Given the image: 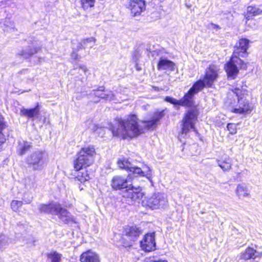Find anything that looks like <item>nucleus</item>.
<instances>
[{
  "label": "nucleus",
  "mask_w": 262,
  "mask_h": 262,
  "mask_svg": "<svg viewBox=\"0 0 262 262\" xmlns=\"http://www.w3.org/2000/svg\"><path fill=\"white\" fill-rule=\"evenodd\" d=\"M217 71L218 69L216 66L210 65L206 69L204 78L196 81L182 99L177 100L172 97L167 96L165 97V101L175 105L192 106L194 104V95L202 91L205 87H211L218 77Z\"/></svg>",
  "instance_id": "f257e3e1"
},
{
  "label": "nucleus",
  "mask_w": 262,
  "mask_h": 262,
  "mask_svg": "<svg viewBox=\"0 0 262 262\" xmlns=\"http://www.w3.org/2000/svg\"><path fill=\"white\" fill-rule=\"evenodd\" d=\"M95 154L94 147H83L78 152L77 158L74 160V178L81 183L91 179L87 167L93 163Z\"/></svg>",
  "instance_id": "f03ea898"
},
{
  "label": "nucleus",
  "mask_w": 262,
  "mask_h": 262,
  "mask_svg": "<svg viewBox=\"0 0 262 262\" xmlns=\"http://www.w3.org/2000/svg\"><path fill=\"white\" fill-rule=\"evenodd\" d=\"M112 131L114 136L124 139L136 137L144 133L135 115L129 116L126 119H120L117 125L112 127Z\"/></svg>",
  "instance_id": "7ed1b4c3"
},
{
  "label": "nucleus",
  "mask_w": 262,
  "mask_h": 262,
  "mask_svg": "<svg viewBox=\"0 0 262 262\" xmlns=\"http://www.w3.org/2000/svg\"><path fill=\"white\" fill-rule=\"evenodd\" d=\"M249 41L246 38L240 39L236 43L233 53L232 58L225 67V70L228 76L233 79L238 72L237 64H239L241 68L244 69L247 68V65L239 57H246L249 47Z\"/></svg>",
  "instance_id": "20e7f679"
},
{
  "label": "nucleus",
  "mask_w": 262,
  "mask_h": 262,
  "mask_svg": "<svg viewBox=\"0 0 262 262\" xmlns=\"http://www.w3.org/2000/svg\"><path fill=\"white\" fill-rule=\"evenodd\" d=\"M39 209L41 212L57 215L66 224L75 223L71 214L59 204H42L40 205Z\"/></svg>",
  "instance_id": "39448f33"
},
{
  "label": "nucleus",
  "mask_w": 262,
  "mask_h": 262,
  "mask_svg": "<svg viewBox=\"0 0 262 262\" xmlns=\"http://www.w3.org/2000/svg\"><path fill=\"white\" fill-rule=\"evenodd\" d=\"M48 161L47 154L39 149H36L30 153L25 159L28 167L34 171H40L46 166Z\"/></svg>",
  "instance_id": "423d86ee"
},
{
  "label": "nucleus",
  "mask_w": 262,
  "mask_h": 262,
  "mask_svg": "<svg viewBox=\"0 0 262 262\" xmlns=\"http://www.w3.org/2000/svg\"><path fill=\"white\" fill-rule=\"evenodd\" d=\"M117 164L120 168L127 170L128 172V174L131 173L132 180L134 177H145L151 182L150 180L151 171L149 167H145L143 168L144 170H142L138 167H133L128 160L124 158L118 160Z\"/></svg>",
  "instance_id": "0eeeda50"
},
{
  "label": "nucleus",
  "mask_w": 262,
  "mask_h": 262,
  "mask_svg": "<svg viewBox=\"0 0 262 262\" xmlns=\"http://www.w3.org/2000/svg\"><path fill=\"white\" fill-rule=\"evenodd\" d=\"M232 94L235 95L238 101L237 104L233 108L232 112L239 114L251 113L253 110V105L248 100L244 99L242 91L239 88H235L231 93L228 94V98L232 96Z\"/></svg>",
  "instance_id": "6e6552de"
},
{
  "label": "nucleus",
  "mask_w": 262,
  "mask_h": 262,
  "mask_svg": "<svg viewBox=\"0 0 262 262\" xmlns=\"http://www.w3.org/2000/svg\"><path fill=\"white\" fill-rule=\"evenodd\" d=\"M167 202L165 195L162 193H155L151 197L143 201L144 205L151 209L163 207Z\"/></svg>",
  "instance_id": "1a4fd4ad"
},
{
  "label": "nucleus",
  "mask_w": 262,
  "mask_h": 262,
  "mask_svg": "<svg viewBox=\"0 0 262 262\" xmlns=\"http://www.w3.org/2000/svg\"><path fill=\"white\" fill-rule=\"evenodd\" d=\"M198 115L194 111H189L185 114L182 120V133L186 134L191 129L195 131L194 124Z\"/></svg>",
  "instance_id": "9d476101"
},
{
  "label": "nucleus",
  "mask_w": 262,
  "mask_h": 262,
  "mask_svg": "<svg viewBox=\"0 0 262 262\" xmlns=\"http://www.w3.org/2000/svg\"><path fill=\"white\" fill-rule=\"evenodd\" d=\"M89 96L90 98H92L95 103L98 102L101 99L112 101L114 100L115 97L112 92L105 91L103 86H100L97 90H93Z\"/></svg>",
  "instance_id": "9b49d317"
},
{
  "label": "nucleus",
  "mask_w": 262,
  "mask_h": 262,
  "mask_svg": "<svg viewBox=\"0 0 262 262\" xmlns=\"http://www.w3.org/2000/svg\"><path fill=\"white\" fill-rule=\"evenodd\" d=\"M132 181L131 173L127 176L116 175L112 179L111 185L114 190H121L128 188V183Z\"/></svg>",
  "instance_id": "f8f14e48"
},
{
  "label": "nucleus",
  "mask_w": 262,
  "mask_h": 262,
  "mask_svg": "<svg viewBox=\"0 0 262 262\" xmlns=\"http://www.w3.org/2000/svg\"><path fill=\"white\" fill-rule=\"evenodd\" d=\"M125 235L129 239V241L126 242L124 241L126 240L124 237L122 239V243L123 246L125 247H128L132 246V242L137 240L142 232V230L136 226H132L126 228L125 230Z\"/></svg>",
  "instance_id": "ddd939ff"
},
{
  "label": "nucleus",
  "mask_w": 262,
  "mask_h": 262,
  "mask_svg": "<svg viewBox=\"0 0 262 262\" xmlns=\"http://www.w3.org/2000/svg\"><path fill=\"white\" fill-rule=\"evenodd\" d=\"M127 8L134 17L140 16L145 10L146 4L144 0H130L127 4Z\"/></svg>",
  "instance_id": "4468645a"
},
{
  "label": "nucleus",
  "mask_w": 262,
  "mask_h": 262,
  "mask_svg": "<svg viewBox=\"0 0 262 262\" xmlns=\"http://www.w3.org/2000/svg\"><path fill=\"white\" fill-rule=\"evenodd\" d=\"M142 249L146 252H150L156 249L155 233H147L143 239L140 241Z\"/></svg>",
  "instance_id": "2eb2a0df"
},
{
  "label": "nucleus",
  "mask_w": 262,
  "mask_h": 262,
  "mask_svg": "<svg viewBox=\"0 0 262 262\" xmlns=\"http://www.w3.org/2000/svg\"><path fill=\"white\" fill-rule=\"evenodd\" d=\"M123 198L126 201V203L132 205L134 201L140 199L142 196L139 188H133L126 189L123 193Z\"/></svg>",
  "instance_id": "dca6fc26"
},
{
  "label": "nucleus",
  "mask_w": 262,
  "mask_h": 262,
  "mask_svg": "<svg viewBox=\"0 0 262 262\" xmlns=\"http://www.w3.org/2000/svg\"><path fill=\"white\" fill-rule=\"evenodd\" d=\"M39 48L36 47L33 43L28 46L21 51L18 53V55L22 56L25 59H28L35 53H37Z\"/></svg>",
  "instance_id": "f3484780"
},
{
  "label": "nucleus",
  "mask_w": 262,
  "mask_h": 262,
  "mask_svg": "<svg viewBox=\"0 0 262 262\" xmlns=\"http://www.w3.org/2000/svg\"><path fill=\"white\" fill-rule=\"evenodd\" d=\"M164 111L157 112L154 114L153 119L151 120L145 121L143 123L144 126L148 129L154 128L156 127L157 123L164 116Z\"/></svg>",
  "instance_id": "a211bd4d"
},
{
  "label": "nucleus",
  "mask_w": 262,
  "mask_h": 262,
  "mask_svg": "<svg viewBox=\"0 0 262 262\" xmlns=\"http://www.w3.org/2000/svg\"><path fill=\"white\" fill-rule=\"evenodd\" d=\"M40 107L38 103L36 106L32 108H23L20 110V114L21 116L27 117L29 118H37L39 114Z\"/></svg>",
  "instance_id": "6ab92c4d"
},
{
  "label": "nucleus",
  "mask_w": 262,
  "mask_h": 262,
  "mask_svg": "<svg viewBox=\"0 0 262 262\" xmlns=\"http://www.w3.org/2000/svg\"><path fill=\"white\" fill-rule=\"evenodd\" d=\"M157 68L159 71L167 70L173 71L174 70V64L172 61L167 58L161 57L158 62Z\"/></svg>",
  "instance_id": "aec40b11"
},
{
  "label": "nucleus",
  "mask_w": 262,
  "mask_h": 262,
  "mask_svg": "<svg viewBox=\"0 0 262 262\" xmlns=\"http://www.w3.org/2000/svg\"><path fill=\"white\" fill-rule=\"evenodd\" d=\"M81 262H99V258L98 255L89 250L86 252H83L80 257Z\"/></svg>",
  "instance_id": "412c9836"
},
{
  "label": "nucleus",
  "mask_w": 262,
  "mask_h": 262,
  "mask_svg": "<svg viewBox=\"0 0 262 262\" xmlns=\"http://www.w3.org/2000/svg\"><path fill=\"white\" fill-rule=\"evenodd\" d=\"M32 147V143L24 141H19L17 147V152L19 155L23 156Z\"/></svg>",
  "instance_id": "4be33fe9"
},
{
  "label": "nucleus",
  "mask_w": 262,
  "mask_h": 262,
  "mask_svg": "<svg viewBox=\"0 0 262 262\" xmlns=\"http://www.w3.org/2000/svg\"><path fill=\"white\" fill-rule=\"evenodd\" d=\"M259 253L253 248H248L241 255V258L247 260L249 259H255L259 256Z\"/></svg>",
  "instance_id": "5701e85b"
},
{
  "label": "nucleus",
  "mask_w": 262,
  "mask_h": 262,
  "mask_svg": "<svg viewBox=\"0 0 262 262\" xmlns=\"http://www.w3.org/2000/svg\"><path fill=\"white\" fill-rule=\"evenodd\" d=\"M62 255L56 251H52L47 255L46 262H60Z\"/></svg>",
  "instance_id": "b1692460"
},
{
  "label": "nucleus",
  "mask_w": 262,
  "mask_h": 262,
  "mask_svg": "<svg viewBox=\"0 0 262 262\" xmlns=\"http://www.w3.org/2000/svg\"><path fill=\"white\" fill-rule=\"evenodd\" d=\"M217 163L224 171L229 170L231 167V159L229 157H225L224 159L218 160Z\"/></svg>",
  "instance_id": "393cba45"
},
{
  "label": "nucleus",
  "mask_w": 262,
  "mask_h": 262,
  "mask_svg": "<svg viewBox=\"0 0 262 262\" xmlns=\"http://www.w3.org/2000/svg\"><path fill=\"white\" fill-rule=\"evenodd\" d=\"M78 71V73L82 75V74H84V75L86 77L88 73H89V70L87 69L86 67L84 65H80L77 66V67L75 68L74 69L71 71V73L72 75L75 74V72Z\"/></svg>",
  "instance_id": "a878e982"
},
{
  "label": "nucleus",
  "mask_w": 262,
  "mask_h": 262,
  "mask_svg": "<svg viewBox=\"0 0 262 262\" xmlns=\"http://www.w3.org/2000/svg\"><path fill=\"white\" fill-rule=\"evenodd\" d=\"M25 186L27 189H35L37 187L35 178H27L25 180Z\"/></svg>",
  "instance_id": "bb28decb"
},
{
  "label": "nucleus",
  "mask_w": 262,
  "mask_h": 262,
  "mask_svg": "<svg viewBox=\"0 0 262 262\" xmlns=\"http://www.w3.org/2000/svg\"><path fill=\"white\" fill-rule=\"evenodd\" d=\"M94 3L95 0H81V5L84 10L93 7Z\"/></svg>",
  "instance_id": "cd10ccee"
},
{
  "label": "nucleus",
  "mask_w": 262,
  "mask_h": 262,
  "mask_svg": "<svg viewBox=\"0 0 262 262\" xmlns=\"http://www.w3.org/2000/svg\"><path fill=\"white\" fill-rule=\"evenodd\" d=\"M10 17H8L7 16L4 20H3L2 21H0V24H3L4 26H5L6 28H7V30L8 31V29H9L10 30H14V23L11 21L10 20Z\"/></svg>",
  "instance_id": "c85d7f7f"
},
{
  "label": "nucleus",
  "mask_w": 262,
  "mask_h": 262,
  "mask_svg": "<svg viewBox=\"0 0 262 262\" xmlns=\"http://www.w3.org/2000/svg\"><path fill=\"white\" fill-rule=\"evenodd\" d=\"M247 11L249 13L253 14L254 15H258L262 13V10L257 6H250L247 8Z\"/></svg>",
  "instance_id": "c756f323"
},
{
  "label": "nucleus",
  "mask_w": 262,
  "mask_h": 262,
  "mask_svg": "<svg viewBox=\"0 0 262 262\" xmlns=\"http://www.w3.org/2000/svg\"><path fill=\"white\" fill-rule=\"evenodd\" d=\"M245 187L243 185H238L236 188V194L239 196H246L248 195V193L246 192Z\"/></svg>",
  "instance_id": "7c9ffc66"
},
{
  "label": "nucleus",
  "mask_w": 262,
  "mask_h": 262,
  "mask_svg": "<svg viewBox=\"0 0 262 262\" xmlns=\"http://www.w3.org/2000/svg\"><path fill=\"white\" fill-rule=\"evenodd\" d=\"M83 46L85 47V49L87 47L90 48L93 47V45H91L92 43H95L96 42V39L94 37H90L85 39H83L82 40Z\"/></svg>",
  "instance_id": "2f4dec72"
},
{
  "label": "nucleus",
  "mask_w": 262,
  "mask_h": 262,
  "mask_svg": "<svg viewBox=\"0 0 262 262\" xmlns=\"http://www.w3.org/2000/svg\"><path fill=\"white\" fill-rule=\"evenodd\" d=\"M72 48L74 51H78L81 49H85L82 41L79 42L77 41L73 40L72 41Z\"/></svg>",
  "instance_id": "473e14b6"
},
{
  "label": "nucleus",
  "mask_w": 262,
  "mask_h": 262,
  "mask_svg": "<svg viewBox=\"0 0 262 262\" xmlns=\"http://www.w3.org/2000/svg\"><path fill=\"white\" fill-rule=\"evenodd\" d=\"M23 204V202L20 201L13 200L11 203V207L12 209L14 211H17L19 208H20Z\"/></svg>",
  "instance_id": "72a5a7b5"
},
{
  "label": "nucleus",
  "mask_w": 262,
  "mask_h": 262,
  "mask_svg": "<svg viewBox=\"0 0 262 262\" xmlns=\"http://www.w3.org/2000/svg\"><path fill=\"white\" fill-rule=\"evenodd\" d=\"M8 237L5 235H0V249H2L9 243Z\"/></svg>",
  "instance_id": "f704fd0d"
},
{
  "label": "nucleus",
  "mask_w": 262,
  "mask_h": 262,
  "mask_svg": "<svg viewBox=\"0 0 262 262\" xmlns=\"http://www.w3.org/2000/svg\"><path fill=\"white\" fill-rule=\"evenodd\" d=\"M228 130L232 135L235 134L236 133V126L234 124L228 123L227 126Z\"/></svg>",
  "instance_id": "c9c22d12"
},
{
  "label": "nucleus",
  "mask_w": 262,
  "mask_h": 262,
  "mask_svg": "<svg viewBox=\"0 0 262 262\" xmlns=\"http://www.w3.org/2000/svg\"><path fill=\"white\" fill-rule=\"evenodd\" d=\"M29 72L28 69H24L22 71H21L19 73L20 74V77L23 79H27L29 78V76H27L29 74Z\"/></svg>",
  "instance_id": "e433bc0d"
},
{
  "label": "nucleus",
  "mask_w": 262,
  "mask_h": 262,
  "mask_svg": "<svg viewBox=\"0 0 262 262\" xmlns=\"http://www.w3.org/2000/svg\"><path fill=\"white\" fill-rule=\"evenodd\" d=\"M33 197L32 196H29L27 198L26 197L25 195L24 196L23 199V202L25 204H30L32 201Z\"/></svg>",
  "instance_id": "4c0bfd02"
},
{
  "label": "nucleus",
  "mask_w": 262,
  "mask_h": 262,
  "mask_svg": "<svg viewBox=\"0 0 262 262\" xmlns=\"http://www.w3.org/2000/svg\"><path fill=\"white\" fill-rule=\"evenodd\" d=\"M149 262H168L167 260L165 259H163L159 258H153V259H150Z\"/></svg>",
  "instance_id": "58836bf2"
},
{
  "label": "nucleus",
  "mask_w": 262,
  "mask_h": 262,
  "mask_svg": "<svg viewBox=\"0 0 262 262\" xmlns=\"http://www.w3.org/2000/svg\"><path fill=\"white\" fill-rule=\"evenodd\" d=\"M77 51H73V53L71 54V57L72 59L75 60H76L78 58V55L76 53Z\"/></svg>",
  "instance_id": "ea45409f"
},
{
  "label": "nucleus",
  "mask_w": 262,
  "mask_h": 262,
  "mask_svg": "<svg viewBox=\"0 0 262 262\" xmlns=\"http://www.w3.org/2000/svg\"><path fill=\"white\" fill-rule=\"evenodd\" d=\"M210 26L212 27V29H220V27L219 26L214 24L213 23L210 24Z\"/></svg>",
  "instance_id": "a19ab883"
},
{
  "label": "nucleus",
  "mask_w": 262,
  "mask_h": 262,
  "mask_svg": "<svg viewBox=\"0 0 262 262\" xmlns=\"http://www.w3.org/2000/svg\"><path fill=\"white\" fill-rule=\"evenodd\" d=\"M16 238H18V239H17L18 241H20L19 234V233L16 234Z\"/></svg>",
  "instance_id": "79ce46f5"
},
{
  "label": "nucleus",
  "mask_w": 262,
  "mask_h": 262,
  "mask_svg": "<svg viewBox=\"0 0 262 262\" xmlns=\"http://www.w3.org/2000/svg\"><path fill=\"white\" fill-rule=\"evenodd\" d=\"M31 242H35V241L34 240H32Z\"/></svg>",
  "instance_id": "37998d69"
}]
</instances>
